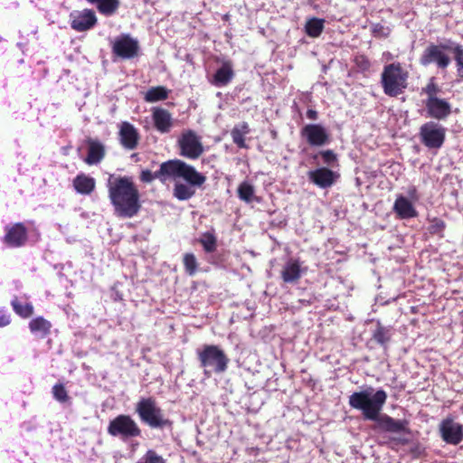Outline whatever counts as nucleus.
Masks as SVG:
<instances>
[{"label": "nucleus", "instance_id": "nucleus-12", "mask_svg": "<svg viewBox=\"0 0 463 463\" xmlns=\"http://www.w3.org/2000/svg\"><path fill=\"white\" fill-rule=\"evenodd\" d=\"M138 42L129 34L116 38L112 45V53L121 59H133L138 55Z\"/></svg>", "mask_w": 463, "mask_h": 463}, {"label": "nucleus", "instance_id": "nucleus-24", "mask_svg": "<svg viewBox=\"0 0 463 463\" xmlns=\"http://www.w3.org/2000/svg\"><path fill=\"white\" fill-rule=\"evenodd\" d=\"M167 168L168 162H163L160 165L159 169L155 173H152L148 169L142 170L139 175V179L142 183L145 184L152 183L155 179H158L161 183H165L167 179H169Z\"/></svg>", "mask_w": 463, "mask_h": 463}, {"label": "nucleus", "instance_id": "nucleus-41", "mask_svg": "<svg viewBox=\"0 0 463 463\" xmlns=\"http://www.w3.org/2000/svg\"><path fill=\"white\" fill-rule=\"evenodd\" d=\"M137 463H166V460L154 449H148Z\"/></svg>", "mask_w": 463, "mask_h": 463}, {"label": "nucleus", "instance_id": "nucleus-8", "mask_svg": "<svg viewBox=\"0 0 463 463\" xmlns=\"http://www.w3.org/2000/svg\"><path fill=\"white\" fill-rule=\"evenodd\" d=\"M447 129L436 121H427L420 128L421 144L429 149H439L445 143Z\"/></svg>", "mask_w": 463, "mask_h": 463}, {"label": "nucleus", "instance_id": "nucleus-23", "mask_svg": "<svg viewBox=\"0 0 463 463\" xmlns=\"http://www.w3.org/2000/svg\"><path fill=\"white\" fill-rule=\"evenodd\" d=\"M233 77L232 64L230 61H226L213 74L212 83L216 87H224L231 82Z\"/></svg>", "mask_w": 463, "mask_h": 463}, {"label": "nucleus", "instance_id": "nucleus-44", "mask_svg": "<svg viewBox=\"0 0 463 463\" xmlns=\"http://www.w3.org/2000/svg\"><path fill=\"white\" fill-rule=\"evenodd\" d=\"M11 323V317L6 311L0 309V327H5Z\"/></svg>", "mask_w": 463, "mask_h": 463}, {"label": "nucleus", "instance_id": "nucleus-26", "mask_svg": "<svg viewBox=\"0 0 463 463\" xmlns=\"http://www.w3.org/2000/svg\"><path fill=\"white\" fill-rule=\"evenodd\" d=\"M86 1L91 5H95L98 12L106 17L114 15L118 12V10L120 6L119 0H86Z\"/></svg>", "mask_w": 463, "mask_h": 463}, {"label": "nucleus", "instance_id": "nucleus-21", "mask_svg": "<svg viewBox=\"0 0 463 463\" xmlns=\"http://www.w3.org/2000/svg\"><path fill=\"white\" fill-rule=\"evenodd\" d=\"M393 211L400 219H410L418 215L411 202L402 195L396 198L393 204Z\"/></svg>", "mask_w": 463, "mask_h": 463}, {"label": "nucleus", "instance_id": "nucleus-27", "mask_svg": "<svg viewBox=\"0 0 463 463\" xmlns=\"http://www.w3.org/2000/svg\"><path fill=\"white\" fill-rule=\"evenodd\" d=\"M250 132V126L247 122H241L235 125L231 131L233 143L240 148H247L245 136Z\"/></svg>", "mask_w": 463, "mask_h": 463}, {"label": "nucleus", "instance_id": "nucleus-4", "mask_svg": "<svg viewBox=\"0 0 463 463\" xmlns=\"http://www.w3.org/2000/svg\"><path fill=\"white\" fill-rule=\"evenodd\" d=\"M409 71L399 61L383 66L380 83L383 93L392 98L402 94L408 88Z\"/></svg>", "mask_w": 463, "mask_h": 463}, {"label": "nucleus", "instance_id": "nucleus-7", "mask_svg": "<svg viewBox=\"0 0 463 463\" xmlns=\"http://www.w3.org/2000/svg\"><path fill=\"white\" fill-rule=\"evenodd\" d=\"M108 433L121 440L140 437L142 430L136 420L128 414H119L112 419L107 429Z\"/></svg>", "mask_w": 463, "mask_h": 463}, {"label": "nucleus", "instance_id": "nucleus-32", "mask_svg": "<svg viewBox=\"0 0 463 463\" xmlns=\"http://www.w3.org/2000/svg\"><path fill=\"white\" fill-rule=\"evenodd\" d=\"M391 336L390 328L383 326L381 322L378 321L377 327L373 333V339L382 346H385L390 342Z\"/></svg>", "mask_w": 463, "mask_h": 463}, {"label": "nucleus", "instance_id": "nucleus-6", "mask_svg": "<svg viewBox=\"0 0 463 463\" xmlns=\"http://www.w3.org/2000/svg\"><path fill=\"white\" fill-rule=\"evenodd\" d=\"M168 162L169 179L182 178L192 187H202L207 177L198 172L193 165L181 159H170Z\"/></svg>", "mask_w": 463, "mask_h": 463}, {"label": "nucleus", "instance_id": "nucleus-18", "mask_svg": "<svg viewBox=\"0 0 463 463\" xmlns=\"http://www.w3.org/2000/svg\"><path fill=\"white\" fill-rule=\"evenodd\" d=\"M339 175L328 167H319L308 172L310 182L319 188L326 189L331 187L338 179Z\"/></svg>", "mask_w": 463, "mask_h": 463}, {"label": "nucleus", "instance_id": "nucleus-9", "mask_svg": "<svg viewBox=\"0 0 463 463\" xmlns=\"http://www.w3.org/2000/svg\"><path fill=\"white\" fill-rule=\"evenodd\" d=\"M177 145L180 156L192 160L198 159L204 151L200 137L192 129L181 134Z\"/></svg>", "mask_w": 463, "mask_h": 463}, {"label": "nucleus", "instance_id": "nucleus-2", "mask_svg": "<svg viewBox=\"0 0 463 463\" xmlns=\"http://www.w3.org/2000/svg\"><path fill=\"white\" fill-rule=\"evenodd\" d=\"M108 190L110 203L118 216L132 218L138 213L141 208L140 194L131 176L110 175Z\"/></svg>", "mask_w": 463, "mask_h": 463}, {"label": "nucleus", "instance_id": "nucleus-38", "mask_svg": "<svg viewBox=\"0 0 463 463\" xmlns=\"http://www.w3.org/2000/svg\"><path fill=\"white\" fill-rule=\"evenodd\" d=\"M183 263L185 272L189 276H194L197 272V260L194 253H185L183 258Z\"/></svg>", "mask_w": 463, "mask_h": 463}, {"label": "nucleus", "instance_id": "nucleus-5", "mask_svg": "<svg viewBox=\"0 0 463 463\" xmlns=\"http://www.w3.org/2000/svg\"><path fill=\"white\" fill-rule=\"evenodd\" d=\"M197 359L203 374L210 377L212 373L221 374L227 371L230 358L221 346L203 345L196 350Z\"/></svg>", "mask_w": 463, "mask_h": 463}, {"label": "nucleus", "instance_id": "nucleus-36", "mask_svg": "<svg viewBox=\"0 0 463 463\" xmlns=\"http://www.w3.org/2000/svg\"><path fill=\"white\" fill-rule=\"evenodd\" d=\"M198 241L207 253L214 252L217 249V238L213 232H203Z\"/></svg>", "mask_w": 463, "mask_h": 463}, {"label": "nucleus", "instance_id": "nucleus-45", "mask_svg": "<svg viewBox=\"0 0 463 463\" xmlns=\"http://www.w3.org/2000/svg\"><path fill=\"white\" fill-rule=\"evenodd\" d=\"M384 26L381 24H376L373 27V33L374 35H387V33H383Z\"/></svg>", "mask_w": 463, "mask_h": 463}, {"label": "nucleus", "instance_id": "nucleus-35", "mask_svg": "<svg viewBox=\"0 0 463 463\" xmlns=\"http://www.w3.org/2000/svg\"><path fill=\"white\" fill-rule=\"evenodd\" d=\"M194 194L195 191L192 186L185 184L177 183L174 185L173 194L180 201L189 200L194 195Z\"/></svg>", "mask_w": 463, "mask_h": 463}, {"label": "nucleus", "instance_id": "nucleus-43", "mask_svg": "<svg viewBox=\"0 0 463 463\" xmlns=\"http://www.w3.org/2000/svg\"><path fill=\"white\" fill-rule=\"evenodd\" d=\"M318 156L322 157L323 163L327 166L334 167L337 165V155L331 149L322 150Z\"/></svg>", "mask_w": 463, "mask_h": 463}, {"label": "nucleus", "instance_id": "nucleus-31", "mask_svg": "<svg viewBox=\"0 0 463 463\" xmlns=\"http://www.w3.org/2000/svg\"><path fill=\"white\" fill-rule=\"evenodd\" d=\"M11 306L15 314L22 318H28L33 314V306L29 302H20L17 297L12 299Z\"/></svg>", "mask_w": 463, "mask_h": 463}, {"label": "nucleus", "instance_id": "nucleus-30", "mask_svg": "<svg viewBox=\"0 0 463 463\" xmlns=\"http://www.w3.org/2000/svg\"><path fill=\"white\" fill-rule=\"evenodd\" d=\"M169 92L170 90L164 86L152 87L147 90L144 99L146 102H157L166 99L168 98Z\"/></svg>", "mask_w": 463, "mask_h": 463}, {"label": "nucleus", "instance_id": "nucleus-20", "mask_svg": "<svg viewBox=\"0 0 463 463\" xmlns=\"http://www.w3.org/2000/svg\"><path fill=\"white\" fill-rule=\"evenodd\" d=\"M303 270L298 260H289L283 266L280 276L285 283H298L302 276Z\"/></svg>", "mask_w": 463, "mask_h": 463}, {"label": "nucleus", "instance_id": "nucleus-13", "mask_svg": "<svg viewBox=\"0 0 463 463\" xmlns=\"http://www.w3.org/2000/svg\"><path fill=\"white\" fill-rule=\"evenodd\" d=\"M3 242L11 248H20L28 241V229L23 222H16L5 227Z\"/></svg>", "mask_w": 463, "mask_h": 463}, {"label": "nucleus", "instance_id": "nucleus-19", "mask_svg": "<svg viewBox=\"0 0 463 463\" xmlns=\"http://www.w3.org/2000/svg\"><path fill=\"white\" fill-rule=\"evenodd\" d=\"M154 127L160 133H168L173 127L171 113L162 108H154L152 110Z\"/></svg>", "mask_w": 463, "mask_h": 463}, {"label": "nucleus", "instance_id": "nucleus-29", "mask_svg": "<svg viewBox=\"0 0 463 463\" xmlns=\"http://www.w3.org/2000/svg\"><path fill=\"white\" fill-rule=\"evenodd\" d=\"M325 27V20L312 17L306 22L305 33L311 38H317L321 35Z\"/></svg>", "mask_w": 463, "mask_h": 463}, {"label": "nucleus", "instance_id": "nucleus-37", "mask_svg": "<svg viewBox=\"0 0 463 463\" xmlns=\"http://www.w3.org/2000/svg\"><path fill=\"white\" fill-rule=\"evenodd\" d=\"M238 196L241 201L250 203L254 195V187L249 182H242L238 187Z\"/></svg>", "mask_w": 463, "mask_h": 463}, {"label": "nucleus", "instance_id": "nucleus-33", "mask_svg": "<svg viewBox=\"0 0 463 463\" xmlns=\"http://www.w3.org/2000/svg\"><path fill=\"white\" fill-rule=\"evenodd\" d=\"M455 61L456 74L458 80H463V45L457 43L451 49Z\"/></svg>", "mask_w": 463, "mask_h": 463}, {"label": "nucleus", "instance_id": "nucleus-28", "mask_svg": "<svg viewBox=\"0 0 463 463\" xmlns=\"http://www.w3.org/2000/svg\"><path fill=\"white\" fill-rule=\"evenodd\" d=\"M52 324L43 317L33 318L29 322V329L33 334H39L42 338L51 333Z\"/></svg>", "mask_w": 463, "mask_h": 463}, {"label": "nucleus", "instance_id": "nucleus-40", "mask_svg": "<svg viewBox=\"0 0 463 463\" xmlns=\"http://www.w3.org/2000/svg\"><path fill=\"white\" fill-rule=\"evenodd\" d=\"M446 229V223L439 218H433L430 220V224L428 227V231L432 235H438L440 238L444 236L443 232Z\"/></svg>", "mask_w": 463, "mask_h": 463}, {"label": "nucleus", "instance_id": "nucleus-39", "mask_svg": "<svg viewBox=\"0 0 463 463\" xmlns=\"http://www.w3.org/2000/svg\"><path fill=\"white\" fill-rule=\"evenodd\" d=\"M353 62L356 66L359 71L366 72L369 71L372 66L369 58L363 53H357L354 56Z\"/></svg>", "mask_w": 463, "mask_h": 463}, {"label": "nucleus", "instance_id": "nucleus-11", "mask_svg": "<svg viewBox=\"0 0 463 463\" xmlns=\"http://www.w3.org/2000/svg\"><path fill=\"white\" fill-rule=\"evenodd\" d=\"M439 432L441 439L447 444L457 446L463 440V426L451 417L441 420Z\"/></svg>", "mask_w": 463, "mask_h": 463}, {"label": "nucleus", "instance_id": "nucleus-22", "mask_svg": "<svg viewBox=\"0 0 463 463\" xmlns=\"http://www.w3.org/2000/svg\"><path fill=\"white\" fill-rule=\"evenodd\" d=\"M88 144V154L85 158V162L91 165L99 164L105 156V146L99 140L89 138Z\"/></svg>", "mask_w": 463, "mask_h": 463}, {"label": "nucleus", "instance_id": "nucleus-46", "mask_svg": "<svg viewBox=\"0 0 463 463\" xmlns=\"http://www.w3.org/2000/svg\"><path fill=\"white\" fill-rule=\"evenodd\" d=\"M307 117L311 120H317L318 118V113L313 109H308L307 111Z\"/></svg>", "mask_w": 463, "mask_h": 463}, {"label": "nucleus", "instance_id": "nucleus-15", "mask_svg": "<svg viewBox=\"0 0 463 463\" xmlns=\"http://www.w3.org/2000/svg\"><path fill=\"white\" fill-rule=\"evenodd\" d=\"M98 19L92 9H83L71 14V27L79 33L86 32L97 24Z\"/></svg>", "mask_w": 463, "mask_h": 463}, {"label": "nucleus", "instance_id": "nucleus-17", "mask_svg": "<svg viewBox=\"0 0 463 463\" xmlns=\"http://www.w3.org/2000/svg\"><path fill=\"white\" fill-rule=\"evenodd\" d=\"M118 137L121 146L128 150L136 149L140 140V135L137 129L128 121H123L120 124Z\"/></svg>", "mask_w": 463, "mask_h": 463}, {"label": "nucleus", "instance_id": "nucleus-14", "mask_svg": "<svg viewBox=\"0 0 463 463\" xmlns=\"http://www.w3.org/2000/svg\"><path fill=\"white\" fill-rule=\"evenodd\" d=\"M300 135L311 146H323L330 143L329 133L320 124H307L301 128Z\"/></svg>", "mask_w": 463, "mask_h": 463}, {"label": "nucleus", "instance_id": "nucleus-34", "mask_svg": "<svg viewBox=\"0 0 463 463\" xmlns=\"http://www.w3.org/2000/svg\"><path fill=\"white\" fill-rule=\"evenodd\" d=\"M441 89L438 84L435 77H430L426 85L421 89V94L426 95L425 100H431L438 99Z\"/></svg>", "mask_w": 463, "mask_h": 463}, {"label": "nucleus", "instance_id": "nucleus-3", "mask_svg": "<svg viewBox=\"0 0 463 463\" xmlns=\"http://www.w3.org/2000/svg\"><path fill=\"white\" fill-rule=\"evenodd\" d=\"M135 411L142 423L155 430H172L174 422L165 413L154 397H142Z\"/></svg>", "mask_w": 463, "mask_h": 463}, {"label": "nucleus", "instance_id": "nucleus-25", "mask_svg": "<svg viewBox=\"0 0 463 463\" xmlns=\"http://www.w3.org/2000/svg\"><path fill=\"white\" fill-rule=\"evenodd\" d=\"M95 186V179L85 174H80L73 179V187L78 194H90Z\"/></svg>", "mask_w": 463, "mask_h": 463}, {"label": "nucleus", "instance_id": "nucleus-16", "mask_svg": "<svg viewBox=\"0 0 463 463\" xmlns=\"http://www.w3.org/2000/svg\"><path fill=\"white\" fill-rule=\"evenodd\" d=\"M428 117L436 120H445L452 113L451 104L446 99L438 98L423 101Z\"/></svg>", "mask_w": 463, "mask_h": 463}, {"label": "nucleus", "instance_id": "nucleus-42", "mask_svg": "<svg viewBox=\"0 0 463 463\" xmlns=\"http://www.w3.org/2000/svg\"><path fill=\"white\" fill-rule=\"evenodd\" d=\"M52 395L55 400L61 403H65L70 400V396L62 383H56L53 385Z\"/></svg>", "mask_w": 463, "mask_h": 463}, {"label": "nucleus", "instance_id": "nucleus-1", "mask_svg": "<svg viewBox=\"0 0 463 463\" xmlns=\"http://www.w3.org/2000/svg\"><path fill=\"white\" fill-rule=\"evenodd\" d=\"M387 392L379 389L374 392L372 386L360 392H354L349 396L350 407L363 412L365 420H373L374 431L388 433L410 434L409 421L407 420H396L388 414H381L387 401Z\"/></svg>", "mask_w": 463, "mask_h": 463}, {"label": "nucleus", "instance_id": "nucleus-10", "mask_svg": "<svg viewBox=\"0 0 463 463\" xmlns=\"http://www.w3.org/2000/svg\"><path fill=\"white\" fill-rule=\"evenodd\" d=\"M446 44L430 43L422 52L420 57V63L422 66H428L435 63L440 70H445L450 64L449 56L444 52L445 50H450Z\"/></svg>", "mask_w": 463, "mask_h": 463}]
</instances>
